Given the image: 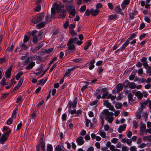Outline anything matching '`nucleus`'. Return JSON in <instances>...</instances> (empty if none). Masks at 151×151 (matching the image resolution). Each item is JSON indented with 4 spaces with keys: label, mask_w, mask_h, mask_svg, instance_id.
Instances as JSON below:
<instances>
[{
    "label": "nucleus",
    "mask_w": 151,
    "mask_h": 151,
    "mask_svg": "<svg viewBox=\"0 0 151 151\" xmlns=\"http://www.w3.org/2000/svg\"><path fill=\"white\" fill-rule=\"evenodd\" d=\"M101 115L104 116L106 120L110 123H112L114 119L113 117L114 114L111 112H109L107 109L104 110Z\"/></svg>",
    "instance_id": "nucleus-1"
},
{
    "label": "nucleus",
    "mask_w": 151,
    "mask_h": 151,
    "mask_svg": "<svg viewBox=\"0 0 151 151\" xmlns=\"http://www.w3.org/2000/svg\"><path fill=\"white\" fill-rule=\"evenodd\" d=\"M65 8L72 17H73L75 15L76 10L73 5L69 4H66L65 6Z\"/></svg>",
    "instance_id": "nucleus-2"
},
{
    "label": "nucleus",
    "mask_w": 151,
    "mask_h": 151,
    "mask_svg": "<svg viewBox=\"0 0 151 151\" xmlns=\"http://www.w3.org/2000/svg\"><path fill=\"white\" fill-rule=\"evenodd\" d=\"M44 18V16L42 14H37L32 19V22L34 24H37L41 21Z\"/></svg>",
    "instance_id": "nucleus-3"
},
{
    "label": "nucleus",
    "mask_w": 151,
    "mask_h": 151,
    "mask_svg": "<svg viewBox=\"0 0 151 151\" xmlns=\"http://www.w3.org/2000/svg\"><path fill=\"white\" fill-rule=\"evenodd\" d=\"M11 131L9 130L3 134L1 136V137L0 138V143L1 144H3L4 142L7 139V137H8L9 134H10Z\"/></svg>",
    "instance_id": "nucleus-4"
},
{
    "label": "nucleus",
    "mask_w": 151,
    "mask_h": 151,
    "mask_svg": "<svg viewBox=\"0 0 151 151\" xmlns=\"http://www.w3.org/2000/svg\"><path fill=\"white\" fill-rule=\"evenodd\" d=\"M104 105L107 108H109V109L112 111H115V109L114 106L112 105L109 102L108 100H103Z\"/></svg>",
    "instance_id": "nucleus-5"
},
{
    "label": "nucleus",
    "mask_w": 151,
    "mask_h": 151,
    "mask_svg": "<svg viewBox=\"0 0 151 151\" xmlns=\"http://www.w3.org/2000/svg\"><path fill=\"white\" fill-rule=\"evenodd\" d=\"M18 48L20 50V51L27 50L28 48L27 45L24 42L19 45Z\"/></svg>",
    "instance_id": "nucleus-6"
},
{
    "label": "nucleus",
    "mask_w": 151,
    "mask_h": 151,
    "mask_svg": "<svg viewBox=\"0 0 151 151\" xmlns=\"http://www.w3.org/2000/svg\"><path fill=\"white\" fill-rule=\"evenodd\" d=\"M76 141L78 145H81L84 143V141L83 139V138L81 136H80L76 139Z\"/></svg>",
    "instance_id": "nucleus-7"
},
{
    "label": "nucleus",
    "mask_w": 151,
    "mask_h": 151,
    "mask_svg": "<svg viewBox=\"0 0 151 151\" xmlns=\"http://www.w3.org/2000/svg\"><path fill=\"white\" fill-rule=\"evenodd\" d=\"M40 145H41V149L43 151H46L45 150V143L44 142L42 138H41L40 140Z\"/></svg>",
    "instance_id": "nucleus-8"
},
{
    "label": "nucleus",
    "mask_w": 151,
    "mask_h": 151,
    "mask_svg": "<svg viewBox=\"0 0 151 151\" xmlns=\"http://www.w3.org/2000/svg\"><path fill=\"white\" fill-rule=\"evenodd\" d=\"M66 16V11L65 10L63 9L62 10L60 14L59 15L58 18L64 19L65 18Z\"/></svg>",
    "instance_id": "nucleus-9"
},
{
    "label": "nucleus",
    "mask_w": 151,
    "mask_h": 151,
    "mask_svg": "<svg viewBox=\"0 0 151 151\" xmlns=\"http://www.w3.org/2000/svg\"><path fill=\"white\" fill-rule=\"evenodd\" d=\"M12 70V68H9L6 71L5 73V77L6 78H9L10 77L11 74V71Z\"/></svg>",
    "instance_id": "nucleus-10"
},
{
    "label": "nucleus",
    "mask_w": 151,
    "mask_h": 151,
    "mask_svg": "<svg viewBox=\"0 0 151 151\" xmlns=\"http://www.w3.org/2000/svg\"><path fill=\"white\" fill-rule=\"evenodd\" d=\"M79 67V66H75L71 68L68 69L66 70L65 76H68V75L70 73L71 71L75 69L76 68H78Z\"/></svg>",
    "instance_id": "nucleus-11"
},
{
    "label": "nucleus",
    "mask_w": 151,
    "mask_h": 151,
    "mask_svg": "<svg viewBox=\"0 0 151 151\" xmlns=\"http://www.w3.org/2000/svg\"><path fill=\"white\" fill-rule=\"evenodd\" d=\"M35 65V63L34 62L30 63L26 67V70H30Z\"/></svg>",
    "instance_id": "nucleus-12"
},
{
    "label": "nucleus",
    "mask_w": 151,
    "mask_h": 151,
    "mask_svg": "<svg viewBox=\"0 0 151 151\" xmlns=\"http://www.w3.org/2000/svg\"><path fill=\"white\" fill-rule=\"evenodd\" d=\"M123 88V86H122V84L119 83L116 85V90L117 91L120 92L122 90Z\"/></svg>",
    "instance_id": "nucleus-13"
},
{
    "label": "nucleus",
    "mask_w": 151,
    "mask_h": 151,
    "mask_svg": "<svg viewBox=\"0 0 151 151\" xmlns=\"http://www.w3.org/2000/svg\"><path fill=\"white\" fill-rule=\"evenodd\" d=\"M126 125L125 124H124L123 125L120 126L118 129L119 132L121 133L122 131H124L126 129Z\"/></svg>",
    "instance_id": "nucleus-14"
},
{
    "label": "nucleus",
    "mask_w": 151,
    "mask_h": 151,
    "mask_svg": "<svg viewBox=\"0 0 151 151\" xmlns=\"http://www.w3.org/2000/svg\"><path fill=\"white\" fill-rule=\"evenodd\" d=\"M99 10L98 9H96L95 10H93V9L91 10V13L93 16H96L99 14Z\"/></svg>",
    "instance_id": "nucleus-15"
},
{
    "label": "nucleus",
    "mask_w": 151,
    "mask_h": 151,
    "mask_svg": "<svg viewBox=\"0 0 151 151\" xmlns=\"http://www.w3.org/2000/svg\"><path fill=\"white\" fill-rule=\"evenodd\" d=\"M135 96L137 97L139 99H141L143 96V94L140 91H137L135 93Z\"/></svg>",
    "instance_id": "nucleus-16"
},
{
    "label": "nucleus",
    "mask_w": 151,
    "mask_h": 151,
    "mask_svg": "<svg viewBox=\"0 0 151 151\" xmlns=\"http://www.w3.org/2000/svg\"><path fill=\"white\" fill-rule=\"evenodd\" d=\"M53 8L56 10L58 11V12H59L60 11L61 9V6L55 3L53 5Z\"/></svg>",
    "instance_id": "nucleus-17"
},
{
    "label": "nucleus",
    "mask_w": 151,
    "mask_h": 151,
    "mask_svg": "<svg viewBox=\"0 0 151 151\" xmlns=\"http://www.w3.org/2000/svg\"><path fill=\"white\" fill-rule=\"evenodd\" d=\"M146 126L145 124H141L140 131L142 133V135H143V133L145 130Z\"/></svg>",
    "instance_id": "nucleus-18"
},
{
    "label": "nucleus",
    "mask_w": 151,
    "mask_h": 151,
    "mask_svg": "<svg viewBox=\"0 0 151 151\" xmlns=\"http://www.w3.org/2000/svg\"><path fill=\"white\" fill-rule=\"evenodd\" d=\"M45 23L44 22H42L38 24L37 26V27L38 29H40L43 27L45 25Z\"/></svg>",
    "instance_id": "nucleus-19"
},
{
    "label": "nucleus",
    "mask_w": 151,
    "mask_h": 151,
    "mask_svg": "<svg viewBox=\"0 0 151 151\" xmlns=\"http://www.w3.org/2000/svg\"><path fill=\"white\" fill-rule=\"evenodd\" d=\"M129 43V41L128 40H127L121 47V50H123Z\"/></svg>",
    "instance_id": "nucleus-20"
},
{
    "label": "nucleus",
    "mask_w": 151,
    "mask_h": 151,
    "mask_svg": "<svg viewBox=\"0 0 151 151\" xmlns=\"http://www.w3.org/2000/svg\"><path fill=\"white\" fill-rule=\"evenodd\" d=\"M74 39L75 43H76L77 45H80L82 44L83 42L81 40H79L78 38L77 37H75L74 38Z\"/></svg>",
    "instance_id": "nucleus-21"
},
{
    "label": "nucleus",
    "mask_w": 151,
    "mask_h": 151,
    "mask_svg": "<svg viewBox=\"0 0 151 151\" xmlns=\"http://www.w3.org/2000/svg\"><path fill=\"white\" fill-rule=\"evenodd\" d=\"M118 17V16L116 14H112L110 15L109 17V19L110 20H113L114 19H117Z\"/></svg>",
    "instance_id": "nucleus-22"
},
{
    "label": "nucleus",
    "mask_w": 151,
    "mask_h": 151,
    "mask_svg": "<svg viewBox=\"0 0 151 151\" xmlns=\"http://www.w3.org/2000/svg\"><path fill=\"white\" fill-rule=\"evenodd\" d=\"M115 106L116 109H120L122 107V104L121 103L118 102L115 104Z\"/></svg>",
    "instance_id": "nucleus-23"
},
{
    "label": "nucleus",
    "mask_w": 151,
    "mask_h": 151,
    "mask_svg": "<svg viewBox=\"0 0 151 151\" xmlns=\"http://www.w3.org/2000/svg\"><path fill=\"white\" fill-rule=\"evenodd\" d=\"M114 10L116 12L119 13L121 14H123V13L121 12V9L119 6H116Z\"/></svg>",
    "instance_id": "nucleus-24"
},
{
    "label": "nucleus",
    "mask_w": 151,
    "mask_h": 151,
    "mask_svg": "<svg viewBox=\"0 0 151 151\" xmlns=\"http://www.w3.org/2000/svg\"><path fill=\"white\" fill-rule=\"evenodd\" d=\"M61 147L62 146L61 145H57L55 148V151H61L62 150Z\"/></svg>",
    "instance_id": "nucleus-25"
},
{
    "label": "nucleus",
    "mask_w": 151,
    "mask_h": 151,
    "mask_svg": "<svg viewBox=\"0 0 151 151\" xmlns=\"http://www.w3.org/2000/svg\"><path fill=\"white\" fill-rule=\"evenodd\" d=\"M60 63V62L59 61L57 62L56 63L53 64L52 67L50 68V70H49L50 72H51L54 68H55L57 65H58Z\"/></svg>",
    "instance_id": "nucleus-26"
},
{
    "label": "nucleus",
    "mask_w": 151,
    "mask_h": 151,
    "mask_svg": "<svg viewBox=\"0 0 151 151\" xmlns=\"http://www.w3.org/2000/svg\"><path fill=\"white\" fill-rule=\"evenodd\" d=\"M23 74V73L22 72H20L18 73L16 77V79L18 80Z\"/></svg>",
    "instance_id": "nucleus-27"
},
{
    "label": "nucleus",
    "mask_w": 151,
    "mask_h": 151,
    "mask_svg": "<svg viewBox=\"0 0 151 151\" xmlns=\"http://www.w3.org/2000/svg\"><path fill=\"white\" fill-rule=\"evenodd\" d=\"M6 79L5 78H3L0 82V84H1L3 86L7 85L5 83Z\"/></svg>",
    "instance_id": "nucleus-28"
},
{
    "label": "nucleus",
    "mask_w": 151,
    "mask_h": 151,
    "mask_svg": "<svg viewBox=\"0 0 151 151\" xmlns=\"http://www.w3.org/2000/svg\"><path fill=\"white\" fill-rule=\"evenodd\" d=\"M74 38L73 39H70L68 40V43L67 44V45H70L71 44L73 43V42L75 43V40H74Z\"/></svg>",
    "instance_id": "nucleus-29"
},
{
    "label": "nucleus",
    "mask_w": 151,
    "mask_h": 151,
    "mask_svg": "<svg viewBox=\"0 0 151 151\" xmlns=\"http://www.w3.org/2000/svg\"><path fill=\"white\" fill-rule=\"evenodd\" d=\"M130 83V82L129 81L126 80L123 83V86L125 87H127L129 85Z\"/></svg>",
    "instance_id": "nucleus-30"
},
{
    "label": "nucleus",
    "mask_w": 151,
    "mask_h": 151,
    "mask_svg": "<svg viewBox=\"0 0 151 151\" xmlns=\"http://www.w3.org/2000/svg\"><path fill=\"white\" fill-rule=\"evenodd\" d=\"M77 102V101L76 98H75V99L74 101H73L72 103V107L73 109L75 108L76 107Z\"/></svg>",
    "instance_id": "nucleus-31"
},
{
    "label": "nucleus",
    "mask_w": 151,
    "mask_h": 151,
    "mask_svg": "<svg viewBox=\"0 0 151 151\" xmlns=\"http://www.w3.org/2000/svg\"><path fill=\"white\" fill-rule=\"evenodd\" d=\"M52 145L50 144H48L47 146V151H52Z\"/></svg>",
    "instance_id": "nucleus-32"
},
{
    "label": "nucleus",
    "mask_w": 151,
    "mask_h": 151,
    "mask_svg": "<svg viewBox=\"0 0 151 151\" xmlns=\"http://www.w3.org/2000/svg\"><path fill=\"white\" fill-rule=\"evenodd\" d=\"M53 48H50L48 50H46L45 51H44V53L49 54L51 52L53 51Z\"/></svg>",
    "instance_id": "nucleus-33"
},
{
    "label": "nucleus",
    "mask_w": 151,
    "mask_h": 151,
    "mask_svg": "<svg viewBox=\"0 0 151 151\" xmlns=\"http://www.w3.org/2000/svg\"><path fill=\"white\" fill-rule=\"evenodd\" d=\"M33 42L36 44L38 43L37 38L36 36H34L33 37Z\"/></svg>",
    "instance_id": "nucleus-34"
},
{
    "label": "nucleus",
    "mask_w": 151,
    "mask_h": 151,
    "mask_svg": "<svg viewBox=\"0 0 151 151\" xmlns=\"http://www.w3.org/2000/svg\"><path fill=\"white\" fill-rule=\"evenodd\" d=\"M29 37L25 35L24 36V38L23 39V42L25 43L27 42L29 40Z\"/></svg>",
    "instance_id": "nucleus-35"
},
{
    "label": "nucleus",
    "mask_w": 151,
    "mask_h": 151,
    "mask_svg": "<svg viewBox=\"0 0 151 151\" xmlns=\"http://www.w3.org/2000/svg\"><path fill=\"white\" fill-rule=\"evenodd\" d=\"M99 134L103 138H105L106 137V133L104 131H100Z\"/></svg>",
    "instance_id": "nucleus-36"
},
{
    "label": "nucleus",
    "mask_w": 151,
    "mask_h": 151,
    "mask_svg": "<svg viewBox=\"0 0 151 151\" xmlns=\"http://www.w3.org/2000/svg\"><path fill=\"white\" fill-rule=\"evenodd\" d=\"M86 9V5L82 6L80 9L79 11L80 12H84Z\"/></svg>",
    "instance_id": "nucleus-37"
},
{
    "label": "nucleus",
    "mask_w": 151,
    "mask_h": 151,
    "mask_svg": "<svg viewBox=\"0 0 151 151\" xmlns=\"http://www.w3.org/2000/svg\"><path fill=\"white\" fill-rule=\"evenodd\" d=\"M14 47L13 45H12L10 47H9L6 50V51L8 52L11 51L12 50Z\"/></svg>",
    "instance_id": "nucleus-38"
},
{
    "label": "nucleus",
    "mask_w": 151,
    "mask_h": 151,
    "mask_svg": "<svg viewBox=\"0 0 151 151\" xmlns=\"http://www.w3.org/2000/svg\"><path fill=\"white\" fill-rule=\"evenodd\" d=\"M24 78L23 77H22L20 79L18 83L17 84L19 85V86H21L22 83Z\"/></svg>",
    "instance_id": "nucleus-39"
},
{
    "label": "nucleus",
    "mask_w": 151,
    "mask_h": 151,
    "mask_svg": "<svg viewBox=\"0 0 151 151\" xmlns=\"http://www.w3.org/2000/svg\"><path fill=\"white\" fill-rule=\"evenodd\" d=\"M129 87L131 89H134L136 87V85L134 83H133L129 84Z\"/></svg>",
    "instance_id": "nucleus-40"
},
{
    "label": "nucleus",
    "mask_w": 151,
    "mask_h": 151,
    "mask_svg": "<svg viewBox=\"0 0 151 151\" xmlns=\"http://www.w3.org/2000/svg\"><path fill=\"white\" fill-rule=\"evenodd\" d=\"M136 35L135 33H133L131 35L130 37L128 38V39L127 40H128L129 41L130 40H131L132 39L134 38V37H135Z\"/></svg>",
    "instance_id": "nucleus-41"
},
{
    "label": "nucleus",
    "mask_w": 151,
    "mask_h": 151,
    "mask_svg": "<svg viewBox=\"0 0 151 151\" xmlns=\"http://www.w3.org/2000/svg\"><path fill=\"white\" fill-rule=\"evenodd\" d=\"M67 46H68V49L69 50H74L75 48V46L73 45H70Z\"/></svg>",
    "instance_id": "nucleus-42"
},
{
    "label": "nucleus",
    "mask_w": 151,
    "mask_h": 151,
    "mask_svg": "<svg viewBox=\"0 0 151 151\" xmlns=\"http://www.w3.org/2000/svg\"><path fill=\"white\" fill-rule=\"evenodd\" d=\"M148 103V100H147L145 102L141 103V106L143 108V107H145L147 105Z\"/></svg>",
    "instance_id": "nucleus-43"
},
{
    "label": "nucleus",
    "mask_w": 151,
    "mask_h": 151,
    "mask_svg": "<svg viewBox=\"0 0 151 151\" xmlns=\"http://www.w3.org/2000/svg\"><path fill=\"white\" fill-rule=\"evenodd\" d=\"M38 47L37 46L35 48L31 49V51L33 53H36L39 49Z\"/></svg>",
    "instance_id": "nucleus-44"
},
{
    "label": "nucleus",
    "mask_w": 151,
    "mask_h": 151,
    "mask_svg": "<svg viewBox=\"0 0 151 151\" xmlns=\"http://www.w3.org/2000/svg\"><path fill=\"white\" fill-rule=\"evenodd\" d=\"M86 126L88 127H89V123L91 124L90 127H91L92 126V125H91V121L90 120L88 119H87L86 121Z\"/></svg>",
    "instance_id": "nucleus-45"
},
{
    "label": "nucleus",
    "mask_w": 151,
    "mask_h": 151,
    "mask_svg": "<svg viewBox=\"0 0 151 151\" xmlns=\"http://www.w3.org/2000/svg\"><path fill=\"white\" fill-rule=\"evenodd\" d=\"M126 134L129 138H130L132 135V133L130 131H128L126 132Z\"/></svg>",
    "instance_id": "nucleus-46"
},
{
    "label": "nucleus",
    "mask_w": 151,
    "mask_h": 151,
    "mask_svg": "<svg viewBox=\"0 0 151 151\" xmlns=\"http://www.w3.org/2000/svg\"><path fill=\"white\" fill-rule=\"evenodd\" d=\"M128 98L129 101H130L133 99V95L131 93H129L128 95Z\"/></svg>",
    "instance_id": "nucleus-47"
},
{
    "label": "nucleus",
    "mask_w": 151,
    "mask_h": 151,
    "mask_svg": "<svg viewBox=\"0 0 151 151\" xmlns=\"http://www.w3.org/2000/svg\"><path fill=\"white\" fill-rule=\"evenodd\" d=\"M8 93H4L2 94V96H1V99H4L7 97V96H8Z\"/></svg>",
    "instance_id": "nucleus-48"
},
{
    "label": "nucleus",
    "mask_w": 151,
    "mask_h": 151,
    "mask_svg": "<svg viewBox=\"0 0 151 151\" xmlns=\"http://www.w3.org/2000/svg\"><path fill=\"white\" fill-rule=\"evenodd\" d=\"M141 113L140 112H137L136 114V116L138 119H140L141 118Z\"/></svg>",
    "instance_id": "nucleus-49"
},
{
    "label": "nucleus",
    "mask_w": 151,
    "mask_h": 151,
    "mask_svg": "<svg viewBox=\"0 0 151 151\" xmlns=\"http://www.w3.org/2000/svg\"><path fill=\"white\" fill-rule=\"evenodd\" d=\"M83 60L81 58L80 59H75L73 60V61L74 62L77 63H79L81 61H82Z\"/></svg>",
    "instance_id": "nucleus-50"
},
{
    "label": "nucleus",
    "mask_w": 151,
    "mask_h": 151,
    "mask_svg": "<svg viewBox=\"0 0 151 151\" xmlns=\"http://www.w3.org/2000/svg\"><path fill=\"white\" fill-rule=\"evenodd\" d=\"M22 126V122H21L20 123L17 125V129L16 130L18 131L19 130L21 127Z\"/></svg>",
    "instance_id": "nucleus-51"
},
{
    "label": "nucleus",
    "mask_w": 151,
    "mask_h": 151,
    "mask_svg": "<svg viewBox=\"0 0 151 151\" xmlns=\"http://www.w3.org/2000/svg\"><path fill=\"white\" fill-rule=\"evenodd\" d=\"M55 9L53 8L52 7V8L51 10V17H52V16L53 15L54 16H55Z\"/></svg>",
    "instance_id": "nucleus-52"
},
{
    "label": "nucleus",
    "mask_w": 151,
    "mask_h": 151,
    "mask_svg": "<svg viewBox=\"0 0 151 151\" xmlns=\"http://www.w3.org/2000/svg\"><path fill=\"white\" fill-rule=\"evenodd\" d=\"M32 58L34 60H38L40 59V57L36 55L33 56L32 57Z\"/></svg>",
    "instance_id": "nucleus-53"
},
{
    "label": "nucleus",
    "mask_w": 151,
    "mask_h": 151,
    "mask_svg": "<svg viewBox=\"0 0 151 151\" xmlns=\"http://www.w3.org/2000/svg\"><path fill=\"white\" fill-rule=\"evenodd\" d=\"M108 6L109 8L111 10H112L114 8V6L111 3H109L108 4Z\"/></svg>",
    "instance_id": "nucleus-54"
},
{
    "label": "nucleus",
    "mask_w": 151,
    "mask_h": 151,
    "mask_svg": "<svg viewBox=\"0 0 151 151\" xmlns=\"http://www.w3.org/2000/svg\"><path fill=\"white\" fill-rule=\"evenodd\" d=\"M75 24H73L70 25L69 28L70 29L72 30L75 27Z\"/></svg>",
    "instance_id": "nucleus-55"
},
{
    "label": "nucleus",
    "mask_w": 151,
    "mask_h": 151,
    "mask_svg": "<svg viewBox=\"0 0 151 151\" xmlns=\"http://www.w3.org/2000/svg\"><path fill=\"white\" fill-rule=\"evenodd\" d=\"M108 95V92L107 91L105 93H104L103 95H102V98L103 99H105L106 96H107Z\"/></svg>",
    "instance_id": "nucleus-56"
},
{
    "label": "nucleus",
    "mask_w": 151,
    "mask_h": 151,
    "mask_svg": "<svg viewBox=\"0 0 151 151\" xmlns=\"http://www.w3.org/2000/svg\"><path fill=\"white\" fill-rule=\"evenodd\" d=\"M118 141V139L116 138H114L111 140V142L112 143L116 144Z\"/></svg>",
    "instance_id": "nucleus-57"
},
{
    "label": "nucleus",
    "mask_w": 151,
    "mask_h": 151,
    "mask_svg": "<svg viewBox=\"0 0 151 151\" xmlns=\"http://www.w3.org/2000/svg\"><path fill=\"white\" fill-rule=\"evenodd\" d=\"M69 112L70 113L71 115H73L76 113V109H74L73 110H69Z\"/></svg>",
    "instance_id": "nucleus-58"
},
{
    "label": "nucleus",
    "mask_w": 151,
    "mask_h": 151,
    "mask_svg": "<svg viewBox=\"0 0 151 151\" xmlns=\"http://www.w3.org/2000/svg\"><path fill=\"white\" fill-rule=\"evenodd\" d=\"M133 126L134 127L135 129L137 128L138 126L137 125V122H136L135 120H134L133 121Z\"/></svg>",
    "instance_id": "nucleus-59"
},
{
    "label": "nucleus",
    "mask_w": 151,
    "mask_h": 151,
    "mask_svg": "<svg viewBox=\"0 0 151 151\" xmlns=\"http://www.w3.org/2000/svg\"><path fill=\"white\" fill-rule=\"evenodd\" d=\"M41 9V6L40 5H38L35 8V11L36 12H38Z\"/></svg>",
    "instance_id": "nucleus-60"
},
{
    "label": "nucleus",
    "mask_w": 151,
    "mask_h": 151,
    "mask_svg": "<svg viewBox=\"0 0 151 151\" xmlns=\"http://www.w3.org/2000/svg\"><path fill=\"white\" fill-rule=\"evenodd\" d=\"M13 119L12 118L9 119L7 121V124L8 125H9L11 124L12 122Z\"/></svg>",
    "instance_id": "nucleus-61"
},
{
    "label": "nucleus",
    "mask_w": 151,
    "mask_h": 151,
    "mask_svg": "<svg viewBox=\"0 0 151 151\" xmlns=\"http://www.w3.org/2000/svg\"><path fill=\"white\" fill-rule=\"evenodd\" d=\"M147 58L146 57H144L142 58L141 59V61L142 63H143L147 62Z\"/></svg>",
    "instance_id": "nucleus-62"
},
{
    "label": "nucleus",
    "mask_w": 151,
    "mask_h": 151,
    "mask_svg": "<svg viewBox=\"0 0 151 151\" xmlns=\"http://www.w3.org/2000/svg\"><path fill=\"white\" fill-rule=\"evenodd\" d=\"M91 13V10L90 11L88 9L85 12V14L86 16H88Z\"/></svg>",
    "instance_id": "nucleus-63"
},
{
    "label": "nucleus",
    "mask_w": 151,
    "mask_h": 151,
    "mask_svg": "<svg viewBox=\"0 0 151 151\" xmlns=\"http://www.w3.org/2000/svg\"><path fill=\"white\" fill-rule=\"evenodd\" d=\"M123 151H128V148L126 146H123L122 147Z\"/></svg>",
    "instance_id": "nucleus-64"
}]
</instances>
